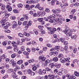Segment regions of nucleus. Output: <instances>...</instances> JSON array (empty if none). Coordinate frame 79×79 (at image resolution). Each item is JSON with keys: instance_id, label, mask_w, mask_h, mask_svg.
<instances>
[{"instance_id": "30", "label": "nucleus", "mask_w": 79, "mask_h": 79, "mask_svg": "<svg viewBox=\"0 0 79 79\" xmlns=\"http://www.w3.org/2000/svg\"><path fill=\"white\" fill-rule=\"evenodd\" d=\"M63 54H60L58 56V57L59 58H62V57H63Z\"/></svg>"}, {"instance_id": "24", "label": "nucleus", "mask_w": 79, "mask_h": 79, "mask_svg": "<svg viewBox=\"0 0 79 79\" xmlns=\"http://www.w3.org/2000/svg\"><path fill=\"white\" fill-rule=\"evenodd\" d=\"M40 6V4H39V3H38L36 4L35 7L36 8H38L39 9V7Z\"/></svg>"}, {"instance_id": "39", "label": "nucleus", "mask_w": 79, "mask_h": 79, "mask_svg": "<svg viewBox=\"0 0 79 79\" xmlns=\"http://www.w3.org/2000/svg\"><path fill=\"white\" fill-rule=\"evenodd\" d=\"M54 56H56L57 55H58V52H54L53 54Z\"/></svg>"}, {"instance_id": "13", "label": "nucleus", "mask_w": 79, "mask_h": 79, "mask_svg": "<svg viewBox=\"0 0 79 79\" xmlns=\"http://www.w3.org/2000/svg\"><path fill=\"white\" fill-rule=\"evenodd\" d=\"M50 66L51 68H53L55 66V64L54 63H51L50 64Z\"/></svg>"}, {"instance_id": "44", "label": "nucleus", "mask_w": 79, "mask_h": 79, "mask_svg": "<svg viewBox=\"0 0 79 79\" xmlns=\"http://www.w3.org/2000/svg\"><path fill=\"white\" fill-rule=\"evenodd\" d=\"M56 5H61V2H59V1H57L56 2Z\"/></svg>"}, {"instance_id": "54", "label": "nucleus", "mask_w": 79, "mask_h": 79, "mask_svg": "<svg viewBox=\"0 0 79 79\" xmlns=\"http://www.w3.org/2000/svg\"><path fill=\"white\" fill-rule=\"evenodd\" d=\"M60 40L61 42H64V39L61 38L60 39Z\"/></svg>"}, {"instance_id": "52", "label": "nucleus", "mask_w": 79, "mask_h": 79, "mask_svg": "<svg viewBox=\"0 0 79 79\" xmlns=\"http://www.w3.org/2000/svg\"><path fill=\"white\" fill-rule=\"evenodd\" d=\"M74 5L75 6H78L79 5V3L78 2H76L74 4Z\"/></svg>"}, {"instance_id": "9", "label": "nucleus", "mask_w": 79, "mask_h": 79, "mask_svg": "<svg viewBox=\"0 0 79 79\" xmlns=\"http://www.w3.org/2000/svg\"><path fill=\"white\" fill-rule=\"evenodd\" d=\"M26 3H28V4H32V3H34V1L33 0H30V1H27Z\"/></svg>"}, {"instance_id": "43", "label": "nucleus", "mask_w": 79, "mask_h": 79, "mask_svg": "<svg viewBox=\"0 0 79 79\" xmlns=\"http://www.w3.org/2000/svg\"><path fill=\"white\" fill-rule=\"evenodd\" d=\"M11 8V6H10L9 5H7L6 6V8L8 10H9V9H10V8Z\"/></svg>"}, {"instance_id": "42", "label": "nucleus", "mask_w": 79, "mask_h": 79, "mask_svg": "<svg viewBox=\"0 0 79 79\" xmlns=\"http://www.w3.org/2000/svg\"><path fill=\"white\" fill-rule=\"evenodd\" d=\"M23 54L25 55H29V53L27 52H23Z\"/></svg>"}, {"instance_id": "36", "label": "nucleus", "mask_w": 79, "mask_h": 79, "mask_svg": "<svg viewBox=\"0 0 79 79\" xmlns=\"http://www.w3.org/2000/svg\"><path fill=\"white\" fill-rule=\"evenodd\" d=\"M13 12L15 13H18V11L17 10L14 9L13 10Z\"/></svg>"}, {"instance_id": "6", "label": "nucleus", "mask_w": 79, "mask_h": 79, "mask_svg": "<svg viewBox=\"0 0 79 79\" xmlns=\"http://www.w3.org/2000/svg\"><path fill=\"white\" fill-rule=\"evenodd\" d=\"M13 25L12 28H15L16 27V26H17V23L16 21H14L13 22Z\"/></svg>"}, {"instance_id": "57", "label": "nucleus", "mask_w": 79, "mask_h": 79, "mask_svg": "<svg viewBox=\"0 0 79 79\" xmlns=\"http://www.w3.org/2000/svg\"><path fill=\"white\" fill-rule=\"evenodd\" d=\"M8 44V42L6 41L4 42L3 43V45H6Z\"/></svg>"}, {"instance_id": "41", "label": "nucleus", "mask_w": 79, "mask_h": 79, "mask_svg": "<svg viewBox=\"0 0 79 79\" xmlns=\"http://www.w3.org/2000/svg\"><path fill=\"white\" fill-rule=\"evenodd\" d=\"M27 22L26 21H24L23 23V25H24V26H25V27H26V25H27Z\"/></svg>"}, {"instance_id": "51", "label": "nucleus", "mask_w": 79, "mask_h": 79, "mask_svg": "<svg viewBox=\"0 0 79 79\" xmlns=\"http://www.w3.org/2000/svg\"><path fill=\"white\" fill-rule=\"evenodd\" d=\"M74 48L73 47V46H70L69 47V49L71 50H74Z\"/></svg>"}, {"instance_id": "49", "label": "nucleus", "mask_w": 79, "mask_h": 79, "mask_svg": "<svg viewBox=\"0 0 79 79\" xmlns=\"http://www.w3.org/2000/svg\"><path fill=\"white\" fill-rule=\"evenodd\" d=\"M33 31L35 34H38V31H37V30L35 29Z\"/></svg>"}, {"instance_id": "60", "label": "nucleus", "mask_w": 79, "mask_h": 79, "mask_svg": "<svg viewBox=\"0 0 79 79\" xmlns=\"http://www.w3.org/2000/svg\"><path fill=\"white\" fill-rule=\"evenodd\" d=\"M37 43H36V42H35L34 41H32V44L33 45H36Z\"/></svg>"}, {"instance_id": "25", "label": "nucleus", "mask_w": 79, "mask_h": 79, "mask_svg": "<svg viewBox=\"0 0 79 79\" xmlns=\"http://www.w3.org/2000/svg\"><path fill=\"white\" fill-rule=\"evenodd\" d=\"M74 74L77 77H79V74L77 73V72H75L74 73Z\"/></svg>"}, {"instance_id": "47", "label": "nucleus", "mask_w": 79, "mask_h": 79, "mask_svg": "<svg viewBox=\"0 0 79 79\" xmlns=\"http://www.w3.org/2000/svg\"><path fill=\"white\" fill-rule=\"evenodd\" d=\"M48 21L49 22V23H53V20L51 19L48 20Z\"/></svg>"}, {"instance_id": "32", "label": "nucleus", "mask_w": 79, "mask_h": 79, "mask_svg": "<svg viewBox=\"0 0 79 79\" xmlns=\"http://www.w3.org/2000/svg\"><path fill=\"white\" fill-rule=\"evenodd\" d=\"M5 9V6L4 5H2V6L1 7V9L2 10H4Z\"/></svg>"}, {"instance_id": "11", "label": "nucleus", "mask_w": 79, "mask_h": 79, "mask_svg": "<svg viewBox=\"0 0 79 79\" xmlns=\"http://www.w3.org/2000/svg\"><path fill=\"white\" fill-rule=\"evenodd\" d=\"M52 60L56 62L58 60V58L57 57H55L53 58Z\"/></svg>"}, {"instance_id": "56", "label": "nucleus", "mask_w": 79, "mask_h": 79, "mask_svg": "<svg viewBox=\"0 0 79 79\" xmlns=\"http://www.w3.org/2000/svg\"><path fill=\"white\" fill-rule=\"evenodd\" d=\"M45 12L49 13L50 12V9H49L48 8H47L45 10Z\"/></svg>"}, {"instance_id": "19", "label": "nucleus", "mask_w": 79, "mask_h": 79, "mask_svg": "<svg viewBox=\"0 0 79 79\" xmlns=\"http://www.w3.org/2000/svg\"><path fill=\"white\" fill-rule=\"evenodd\" d=\"M6 19L7 18H3L2 20V22L3 23H5L6 21Z\"/></svg>"}, {"instance_id": "15", "label": "nucleus", "mask_w": 79, "mask_h": 79, "mask_svg": "<svg viewBox=\"0 0 79 79\" xmlns=\"http://www.w3.org/2000/svg\"><path fill=\"white\" fill-rule=\"evenodd\" d=\"M18 6L19 8H22L23 7V5L22 4L20 3L18 5Z\"/></svg>"}, {"instance_id": "48", "label": "nucleus", "mask_w": 79, "mask_h": 79, "mask_svg": "<svg viewBox=\"0 0 79 79\" xmlns=\"http://www.w3.org/2000/svg\"><path fill=\"white\" fill-rule=\"evenodd\" d=\"M31 73H32V71L30 70V69H28L27 70V73L28 74H30Z\"/></svg>"}, {"instance_id": "4", "label": "nucleus", "mask_w": 79, "mask_h": 79, "mask_svg": "<svg viewBox=\"0 0 79 79\" xmlns=\"http://www.w3.org/2000/svg\"><path fill=\"white\" fill-rule=\"evenodd\" d=\"M32 22L31 21H29L28 24H27V25H26V28H28L29 26H31L32 25Z\"/></svg>"}, {"instance_id": "31", "label": "nucleus", "mask_w": 79, "mask_h": 79, "mask_svg": "<svg viewBox=\"0 0 79 79\" xmlns=\"http://www.w3.org/2000/svg\"><path fill=\"white\" fill-rule=\"evenodd\" d=\"M18 35L19 37H23V34H22V33H19L18 34Z\"/></svg>"}, {"instance_id": "26", "label": "nucleus", "mask_w": 79, "mask_h": 79, "mask_svg": "<svg viewBox=\"0 0 79 79\" xmlns=\"http://www.w3.org/2000/svg\"><path fill=\"white\" fill-rule=\"evenodd\" d=\"M65 62H68V61L69 62H70V61H69V60H70V58L68 57L67 58L65 59Z\"/></svg>"}, {"instance_id": "27", "label": "nucleus", "mask_w": 79, "mask_h": 79, "mask_svg": "<svg viewBox=\"0 0 79 79\" xmlns=\"http://www.w3.org/2000/svg\"><path fill=\"white\" fill-rule=\"evenodd\" d=\"M60 66H61V64H59L56 65V68H58H58H60Z\"/></svg>"}, {"instance_id": "62", "label": "nucleus", "mask_w": 79, "mask_h": 79, "mask_svg": "<svg viewBox=\"0 0 79 79\" xmlns=\"http://www.w3.org/2000/svg\"><path fill=\"white\" fill-rule=\"evenodd\" d=\"M32 69L33 71H35L37 70V67L35 66L34 67L32 68Z\"/></svg>"}, {"instance_id": "2", "label": "nucleus", "mask_w": 79, "mask_h": 79, "mask_svg": "<svg viewBox=\"0 0 79 79\" xmlns=\"http://www.w3.org/2000/svg\"><path fill=\"white\" fill-rule=\"evenodd\" d=\"M11 44H13V47H14L15 48H18V46L16 45V44H19V41L18 40L16 42L12 41Z\"/></svg>"}, {"instance_id": "16", "label": "nucleus", "mask_w": 79, "mask_h": 79, "mask_svg": "<svg viewBox=\"0 0 79 79\" xmlns=\"http://www.w3.org/2000/svg\"><path fill=\"white\" fill-rule=\"evenodd\" d=\"M60 48V46H56L55 47V50L57 51H58V50H59Z\"/></svg>"}, {"instance_id": "59", "label": "nucleus", "mask_w": 79, "mask_h": 79, "mask_svg": "<svg viewBox=\"0 0 79 79\" xmlns=\"http://www.w3.org/2000/svg\"><path fill=\"white\" fill-rule=\"evenodd\" d=\"M31 51L32 52H35V49L34 48H31Z\"/></svg>"}, {"instance_id": "18", "label": "nucleus", "mask_w": 79, "mask_h": 79, "mask_svg": "<svg viewBox=\"0 0 79 79\" xmlns=\"http://www.w3.org/2000/svg\"><path fill=\"white\" fill-rule=\"evenodd\" d=\"M1 58L2 59H5L6 58V56L5 55V54H3L1 56Z\"/></svg>"}, {"instance_id": "33", "label": "nucleus", "mask_w": 79, "mask_h": 79, "mask_svg": "<svg viewBox=\"0 0 79 79\" xmlns=\"http://www.w3.org/2000/svg\"><path fill=\"white\" fill-rule=\"evenodd\" d=\"M45 69L48 72L51 71V69H50V68L48 67H47Z\"/></svg>"}, {"instance_id": "5", "label": "nucleus", "mask_w": 79, "mask_h": 79, "mask_svg": "<svg viewBox=\"0 0 79 79\" xmlns=\"http://www.w3.org/2000/svg\"><path fill=\"white\" fill-rule=\"evenodd\" d=\"M71 38L72 39H76L77 38V35H74L73 34H71Z\"/></svg>"}, {"instance_id": "23", "label": "nucleus", "mask_w": 79, "mask_h": 79, "mask_svg": "<svg viewBox=\"0 0 79 79\" xmlns=\"http://www.w3.org/2000/svg\"><path fill=\"white\" fill-rule=\"evenodd\" d=\"M39 73L40 74H43V71L41 69H40L39 71Z\"/></svg>"}, {"instance_id": "38", "label": "nucleus", "mask_w": 79, "mask_h": 79, "mask_svg": "<svg viewBox=\"0 0 79 79\" xmlns=\"http://www.w3.org/2000/svg\"><path fill=\"white\" fill-rule=\"evenodd\" d=\"M47 47H48L51 48L52 47V45L50 44H48L46 45Z\"/></svg>"}, {"instance_id": "7", "label": "nucleus", "mask_w": 79, "mask_h": 79, "mask_svg": "<svg viewBox=\"0 0 79 79\" xmlns=\"http://www.w3.org/2000/svg\"><path fill=\"white\" fill-rule=\"evenodd\" d=\"M48 79H54L55 78L54 76L53 75H48Z\"/></svg>"}, {"instance_id": "37", "label": "nucleus", "mask_w": 79, "mask_h": 79, "mask_svg": "<svg viewBox=\"0 0 79 79\" xmlns=\"http://www.w3.org/2000/svg\"><path fill=\"white\" fill-rule=\"evenodd\" d=\"M5 70L4 69H2L1 71V73L2 74H3L5 73Z\"/></svg>"}, {"instance_id": "61", "label": "nucleus", "mask_w": 79, "mask_h": 79, "mask_svg": "<svg viewBox=\"0 0 79 79\" xmlns=\"http://www.w3.org/2000/svg\"><path fill=\"white\" fill-rule=\"evenodd\" d=\"M43 66H47V64L46 63H44L42 64Z\"/></svg>"}, {"instance_id": "3", "label": "nucleus", "mask_w": 79, "mask_h": 79, "mask_svg": "<svg viewBox=\"0 0 79 79\" xmlns=\"http://www.w3.org/2000/svg\"><path fill=\"white\" fill-rule=\"evenodd\" d=\"M56 31V29L55 28H52V31H49L48 32L49 34H54L55 31Z\"/></svg>"}, {"instance_id": "55", "label": "nucleus", "mask_w": 79, "mask_h": 79, "mask_svg": "<svg viewBox=\"0 0 79 79\" xmlns=\"http://www.w3.org/2000/svg\"><path fill=\"white\" fill-rule=\"evenodd\" d=\"M10 19H12L13 20H15L16 18H15V16H12L10 17Z\"/></svg>"}, {"instance_id": "17", "label": "nucleus", "mask_w": 79, "mask_h": 79, "mask_svg": "<svg viewBox=\"0 0 79 79\" xmlns=\"http://www.w3.org/2000/svg\"><path fill=\"white\" fill-rule=\"evenodd\" d=\"M76 11V10L74 9H73L71 12V15H73Z\"/></svg>"}, {"instance_id": "53", "label": "nucleus", "mask_w": 79, "mask_h": 79, "mask_svg": "<svg viewBox=\"0 0 79 79\" xmlns=\"http://www.w3.org/2000/svg\"><path fill=\"white\" fill-rule=\"evenodd\" d=\"M56 13H60V11H61V10H60L59 9H56Z\"/></svg>"}, {"instance_id": "10", "label": "nucleus", "mask_w": 79, "mask_h": 79, "mask_svg": "<svg viewBox=\"0 0 79 79\" xmlns=\"http://www.w3.org/2000/svg\"><path fill=\"white\" fill-rule=\"evenodd\" d=\"M11 76L13 77V78H14V79H15V78L17 77V76L16 75V73H13L11 74Z\"/></svg>"}, {"instance_id": "29", "label": "nucleus", "mask_w": 79, "mask_h": 79, "mask_svg": "<svg viewBox=\"0 0 79 79\" xmlns=\"http://www.w3.org/2000/svg\"><path fill=\"white\" fill-rule=\"evenodd\" d=\"M16 56V54H13L11 55V57L12 58H14Z\"/></svg>"}, {"instance_id": "22", "label": "nucleus", "mask_w": 79, "mask_h": 79, "mask_svg": "<svg viewBox=\"0 0 79 79\" xmlns=\"http://www.w3.org/2000/svg\"><path fill=\"white\" fill-rule=\"evenodd\" d=\"M44 19L43 18H39L37 19V20L38 21L40 22H41L42 21H43Z\"/></svg>"}, {"instance_id": "58", "label": "nucleus", "mask_w": 79, "mask_h": 79, "mask_svg": "<svg viewBox=\"0 0 79 79\" xmlns=\"http://www.w3.org/2000/svg\"><path fill=\"white\" fill-rule=\"evenodd\" d=\"M47 29L48 31H52V27H47Z\"/></svg>"}, {"instance_id": "20", "label": "nucleus", "mask_w": 79, "mask_h": 79, "mask_svg": "<svg viewBox=\"0 0 79 79\" xmlns=\"http://www.w3.org/2000/svg\"><path fill=\"white\" fill-rule=\"evenodd\" d=\"M44 27V26H41V25H39L38 27V28H39V29H40V30H42V29H43V28Z\"/></svg>"}, {"instance_id": "50", "label": "nucleus", "mask_w": 79, "mask_h": 79, "mask_svg": "<svg viewBox=\"0 0 79 79\" xmlns=\"http://www.w3.org/2000/svg\"><path fill=\"white\" fill-rule=\"evenodd\" d=\"M37 16L38 17H39L41 16V14H40V12L38 11V12Z\"/></svg>"}, {"instance_id": "46", "label": "nucleus", "mask_w": 79, "mask_h": 79, "mask_svg": "<svg viewBox=\"0 0 79 79\" xmlns=\"http://www.w3.org/2000/svg\"><path fill=\"white\" fill-rule=\"evenodd\" d=\"M9 16H10V14H5L4 17L5 18H8V17H9Z\"/></svg>"}, {"instance_id": "40", "label": "nucleus", "mask_w": 79, "mask_h": 79, "mask_svg": "<svg viewBox=\"0 0 79 79\" xmlns=\"http://www.w3.org/2000/svg\"><path fill=\"white\" fill-rule=\"evenodd\" d=\"M67 36H68L69 37V36H71V33L70 32H68L67 34H66Z\"/></svg>"}, {"instance_id": "14", "label": "nucleus", "mask_w": 79, "mask_h": 79, "mask_svg": "<svg viewBox=\"0 0 79 79\" xmlns=\"http://www.w3.org/2000/svg\"><path fill=\"white\" fill-rule=\"evenodd\" d=\"M57 20L58 21H60L62 20V18L60 17H59V15H57Z\"/></svg>"}, {"instance_id": "34", "label": "nucleus", "mask_w": 79, "mask_h": 79, "mask_svg": "<svg viewBox=\"0 0 79 79\" xmlns=\"http://www.w3.org/2000/svg\"><path fill=\"white\" fill-rule=\"evenodd\" d=\"M28 62L29 63H34V60L33 59H32V60H28Z\"/></svg>"}, {"instance_id": "64", "label": "nucleus", "mask_w": 79, "mask_h": 79, "mask_svg": "<svg viewBox=\"0 0 79 79\" xmlns=\"http://www.w3.org/2000/svg\"><path fill=\"white\" fill-rule=\"evenodd\" d=\"M51 4L52 5H55V1H52L51 3Z\"/></svg>"}, {"instance_id": "35", "label": "nucleus", "mask_w": 79, "mask_h": 79, "mask_svg": "<svg viewBox=\"0 0 79 79\" xmlns=\"http://www.w3.org/2000/svg\"><path fill=\"white\" fill-rule=\"evenodd\" d=\"M5 32L7 33H10L11 32V31L9 30H5Z\"/></svg>"}, {"instance_id": "1", "label": "nucleus", "mask_w": 79, "mask_h": 79, "mask_svg": "<svg viewBox=\"0 0 79 79\" xmlns=\"http://www.w3.org/2000/svg\"><path fill=\"white\" fill-rule=\"evenodd\" d=\"M9 63L10 64H12V66L13 67H16V68L15 69V71L19 70V69H20V67H19V66H16V62L14 61V60H10L9 61Z\"/></svg>"}, {"instance_id": "21", "label": "nucleus", "mask_w": 79, "mask_h": 79, "mask_svg": "<svg viewBox=\"0 0 79 79\" xmlns=\"http://www.w3.org/2000/svg\"><path fill=\"white\" fill-rule=\"evenodd\" d=\"M17 64H21L22 63H23V60H20L17 62Z\"/></svg>"}, {"instance_id": "63", "label": "nucleus", "mask_w": 79, "mask_h": 79, "mask_svg": "<svg viewBox=\"0 0 79 79\" xmlns=\"http://www.w3.org/2000/svg\"><path fill=\"white\" fill-rule=\"evenodd\" d=\"M35 75V73L34 72H31V76H34Z\"/></svg>"}, {"instance_id": "45", "label": "nucleus", "mask_w": 79, "mask_h": 79, "mask_svg": "<svg viewBox=\"0 0 79 79\" xmlns=\"http://www.w3.org/2000/svg\"><path fill=\"white\" fill-rule=\"evenodd\" d=\"M23 17L24 18H26V19H28V17L27 16V15L26 14L24 15Z\"/></svg>"}, {"instance_id": "28", "label": "nucleus", "mask_w": 79, "mask_h": 79, "mask_svg": "<svg viewBox=\"0 0 79 79\" xmlns=\"http://www.w3.org/2000/svg\"><path fill=\"white\" fill-rule=\"evenodd\" d=\"M63 32L64 33V34H67L68 32V29H66L64 31H63Z\"/></svg>"}, {"instance_id": "12", "label": "nucleus", "mask_w": 79, "mask_h": 79, "mask_svg": "<svg viewBox=\"0 0 79 79\" xmlns=\"http://www.w3.org/2000/svg\"><path fill=\"white\" fill-rule=\"evenodd\" d=\"M13 69H9L7 71V73H10L11 74V73H12V72H13Z\"/></svg>"}, {"instance_id": "8", "label": "nucleus", "mask_w": 79, "mask_h": 79, "mask_svg": "<svg viewBox=\"0 0 79 79\" xmlns=\"http://www.w3.org/2000/svg\"><path fill=\"white\" fill-rule=\"evenodd\" d=\"M64 50L65 52V53H69V50H68V48L66 46H65L64 47Z\"/></svg>"}]
</instances>
